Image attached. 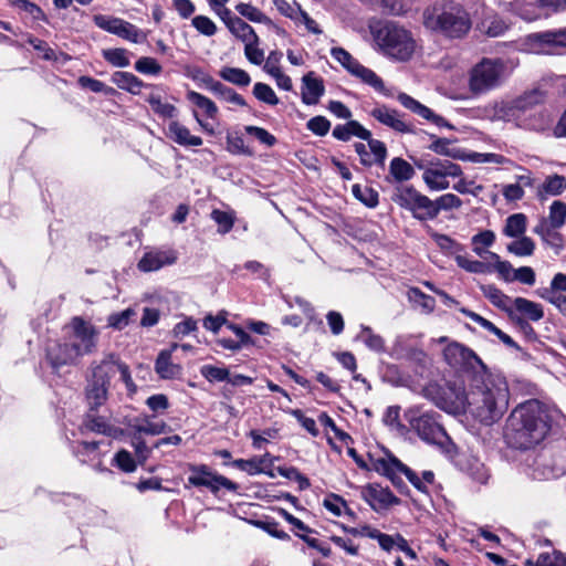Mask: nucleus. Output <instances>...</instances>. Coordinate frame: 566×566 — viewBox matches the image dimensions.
I'll return each instance as SVG.
<instances>
[{"label":"nucleus","instance_id":"nucleus-1","mask_svg":"<svg viewBox=\"0 0 566 566\" xmlns=\"http://www.w3.org/2000/svg\"><path fill=\"white\" fill-rule=\"evenodd\" d=\"M510 403V389L506 378L486 369L473 370L470 389L448 384L444 396L437 402L451 412H469L481 423L490 426L499 421Z\"/></svg>","mask_w":566,"mask_h":566},{"label":"nucleus","instance_id":"nucleus-2","mask_svg":"<svg viewBox=\"0 0 566 566\" xmlns=\"http://www.w3.org/2000/svg\"><path fill=\"white\" fill-rule=\"evenodd\" d=\"M549 431L548 411L536 399L520 403L506 421L505 439L516 449H530L539 443Z\"/></svg>","mask_w":566,"mask_h":566},{"label":"nucleus","instance_id":"nucleus-3","mask_svg":"<svg viewBox=\"0 0 566 566\" xmlns=\"http://www.w3.org/2000/svg\"><path fill=\"white\" fill-rule=\"evenodd\" d=\"M423 25L448 38H461L471 29L469 13L459 4L434 3L422 13Z\"/></svg>","mask_w":566,"mask_h":566},{"label":"nucleus","instance_id":"nucleus-4","mask_svg":"<svg viewBox=\"0 0 566 566\" xmlns=\"http://www.w3.org/2000/svg\"><path fill=\"white\" fill-rule=\"evenodd\" d=\"M373 35L380 51L395 61L407 62L418 50L417 40L411 31L394 22H387L373 30Z\"/></svg>","mask_w":566,"mask_h":566},{"label":"nucleus","instance_id":"nucleus-5","mask_svg":"<svg viewBox=\"0 0 566 566\" xmlns=\"http://www.w3.org/2000/svg\"><path fill=\"white\" fill-rule=\"evenodd\" d=\"M546 97L547 92L536 87L513 101H500L488 105L484 108V114L491 120L514 122L518 126L522 112H527L532 106L544 103Z\"/></svg>","mask_w":566,"mask_h":566},{"label":"nucleus","instance_id":"nucleus-6","mask_svg":"<svg viewBox=\"0 0 566 566\" xmlns=\"http://www.w3.org/2000/svg\"><path fill=\"white\" fill-rule=\"evenodd\" d=\"M505 73V63L500 59H483L469 73L468 88L472 96L484 95L500 86Z\"/></svg>","mask_w":566,"mask_h":566},{"label":"nucleus","instance_id":"nucleus-7","mask_svg":"<svg viewBox=\"0 0 566 566\" xmlns=\"http://www.w3.org/2000/svg\"><path fill=\"white\" fill-rule=\"evenodd\" d=\"M391 199L400 208L411 212L415 219L420 221L432 220V199L412 186H398Z\"/></svg>","mask_w":566,"mask_h":566},{"label":"nucleus","instance_id":"nucleus-8","mask_svg":"<svg viewBox=\"0 0 566 566\" xmlns=\"http://www.w3.org/2000/svg\"><path fill=\"white\" fill-rule=\"evenodd\" d=\"M436 416L434 412L421 411L418 407L410 408L406 413L410 426L422 440L429 443H441L446 432Z\"/></svg>","mask_w":566,"mask_h":566},{"label":"nucleus","instance_id":"nucleus-9","mask_svg":"<svg viewBox=\"0 0 566 566\" xmlns=\"http://www.w3.org/2000/svg\"><path fill=\"white\" fill-rule=\"evenodd\" d=\"M462 169L449 160H438L423 167L422 179L431 191H442L450 187L449 177H460Z\"/></svg>","mask_w":566,"mask_h":566},{"label":"nucleus","instance_id":"nucleus-10","mask_svg":"<svg viewBox=\"0 0 566 566\" xmlns=\"http://www.w3.org/2000/svg\"><path fill=\"white\" fill-rule=\"evenodd\" d=\"M188 470L190 472L188 483L192 486H205L212 493H217L222 488L229 491L238 489L234 482L212 471L206 464H188Z\"/></svg>","mask_w":566,"mask_h":566},{"label":"nucleus","instance_id":"nucleus-11","mask_svg":"<svg viewBox=\"0 0 566 566\" xmlns=\"http://www.w3.org/2000/svg\"><path fill=\"white\" fill-rule=\"evenodd\" d=\"M92 370L93 378L105 382L107 386H109L111 378L118 373L128 391H136L129 367L114 354L106 355L98 364L93 365Z\"/></svg>","mask_w":566,"mask_h":566},{"label":"nucleus","instance_id":"nucleus-12","mask_svg":"<svg viewBox=\"0 0 566 566\" xmlns=\"http://www.w3.org/2000/svg\"><path fill=\"white\" fill-rule=\"evenodd\" d=\"M522 45L532 53H553L556 48H566V29L528 34Z\"/></svg>","mask_w":566,"mask_h":566},{"label":"nucleus","instance_id":"nucleus-13","mask_svg":"<svg viewBox=\"0 0 566 566\" xmlns=\"http://www.w3.org/2000/svg\"><path fill=\"white\" fill-rule=\"evenodd\" d=\"M94 23L99 29L133 43H142L147 39L144 31L120 18L98 14L94 17Z\"/></svg>","mask_w":566,"mask_h":566},{"label":"nucleus","instance_id":"nucleus-14","mask_svg":"<svg viewBox=\"0 0 566 566\" xmlns=\"http://www.w3.org/2000/svg\"><path fill=\"white\" fill-rule=\"evenodd\" d=\"M443 357L451 367L471 369L472 374L473 370H482L486 367L472 349L458 342H451L446 346Z\"/></svg>","mask_w":566,"mask_h":566},{"label":"nucleus","instance_id":"nucleus-15","mask_svg":"<svg viewBox=\"0 0 566 566\" xmlns=\"http://www.w3.org/2000/svg\"><path fill=\"white\" fill-rule=\"evenodd\" d=\"M73 335L71 346L78 352V355L91 354L97 343V332L95 327L81 317H74L71 322Z\"/></svg>","mask_w":566,"mask_h":566},{"label":"nucleus","instance_id":"nucleus-16","mask_svg":"<svg viewBox=\"0 0 566 566\" xmlns=\"http://www.w3.org/2000/svg\"><path fill=\"white\" fill-rule=\"evenodd\" d=\"M187 99L196 107V109L192 111V116L200 128L208 135H216L214 127L201 116L205 115L210 119H214L218 115V107L216 103L195 91H189L187 93Z\"/></svg>","mask_w":566,"mask_h":566},{"label":"nucleus","instance_id":"nucleus-17","mask_svg":"<svg viewBox=\"0 0 566 566\" xmlns=\"http://www.w3.org/2000/svg\"><path fill=\"white\" fill-rule=\"evenodd\" d=\"M373 467L377 472L388 476L391 481L395 480V475L397 473H403L415 488H417L419 491L427 492L426 485L421 478H419L416 472H413L392 455L374 460Z\"/></svg>","mask_w":566,"mask_h":566},{"label":"nucleus","instance_id":"nucleus-18","mask_svg":"<svg viewBox=\"0 0 566 566\" xmlns=\"http://www.w3.org/2000/svg\"><path fill=\"white\" fill-rule=\"evenodd\" d=\"M361 496L375 511H382L399 504V499L388 488H382L379 484L364 486L361 489Z\"/></svg>","mask_w":566,"mask_h":566},{"label":"nucleus","instance_id":"nucleus-19","mask_svg":"<svg viewBox=\"0 0 566 566\" xmlns=\"http://www.w3.org/2000/svg\"><path fill=\"white\" fill-rule=\"evenodd\" d=\"M397 99L403 107H406L407 109L411 111L412 113L419 115L420 117L431 122L437 127H447V128L453 129V126L451 124H449L442 116L436 114L429 107H427L426 105L416 101L413 97L409 96L408 94L400 93V94H398Z\"/></svg>","mask_w":566,"mask_h":566},{"label":"nucleus","instance_id":"nucleus-20","mask_svg":"<svg viewBox=\"0 0 566 566\" xmlns=\"http://www.w3.org/2000/svg\"><path fill=\"white\" fill-rule=\"evenodd\" d=\"M370 115L382 125L398 133L406 134L413 132L412 126L407 124L396 109L389 108L386 105L375 107L371 109Z\"/></svg>","mask_w":566,"mask_h":566},{"label":"nucleus","instance_id":"nucleus-21","mask_svg":"<svg viewBox=\"0 0 566 566\" xmlns=\"http://www.w3.org/2000/svg\"><path fill=\"white\" fill-rule=\"evenodd\" d=\"M166 136L171 142L182 147H198L203 144L200 136L192 135L189 128L177 119H172L168 123Z\"/></svg>","mask_w":566,"mask_h":566},{"label":"nucleus","instance_id":"nucleus-22","mask_svg":"<svg viewBox=\"0 0 566 566\" xmlns=\"http://www.w3.org/2000/svg\"><path fill=\"white\" fill-rule=\"evenodd\" d=\"M324 93V82L314 72H308L302 77L301 96L305 105H316Z\"/></svg>","mask_w":566,"mask_h":566},{"label":"nucleus","instance_id":"nucleus-23","mask_svg":"<svg viewBox=\"0 0 566 566\" xmlns=\"http://www.w3.org/2000/svg\"><path fill=\"white\" fill-rule=\"evenodd\" d=\"M46 356L53 367H61L74 363L78 352L71 346V343L54 342L46 348Z\"/></svg>","mask_w":566,"mask_h":566},{"label":"nucleus","instance_id":"nucleus-24","mask_svg":"<svg viewBox=\"0 0 566 566\" xmlns=\"http://www.w3.org/2000/svg\"><path fill=\"white\" fill-rule=\"evenodd\" d=\"M176 259L172 251H149L139 260L138 269L143 272L157 271L165 265L174 264Z\"/></svg>","mask_w":566,"mask_h":566},{"label":"nucleus","instance_id":"nucleus-25","mask_svg":"<svg viewBox=\"0 0 566 566\" xmlns=\"http://www.w3.org/2000/svg\"><path fill=\"white\" fill-rule=\"evenodd\" d=\"M532 106L527 112H522L518 127L541 132L551 124V115L545 109H535Z\"/></svg>","mask_w":566,"mask_h":566},{"label":"nucleus","instance_id":"nucleus-26","mask_svg":"<svg viewBox=\"0 0 566 566\" xmlns=\"http://www.w3.org/2000/svg\"><path fill=\"white\" fill-rule=\"evenodd\" d=\"M177 347L178 345L174 344L170 350H163L156 359L155 370L164 379H174L181 375L182 367L171 360V352Z\"/></svg>","mask_w":566,"mask_h":566},{"label":"nucleus","instance_id":"nucleus-27","mask_svg":"<svg viewBox=\"0 0 566 566\" xmlns=\"http://www.w3.org/2000/svg\"><path fill=\"white\" fill-rule=\"evenodd\" d=\"M84 428L88 431L101 433L112 438L123 436V430L109 424L103 417L87 415L84 420Z\"/></svg>","mask_w":566,"mask_h":566},{"label":"nucleus","instance_id":"nucleus-28","mask_svg":"<svg viewBox=\"0 0 566 566\" xmlns=\"http://www.w3.org/2000/svg\"><path fill=\"white\" fill-rule=\"evenodd\" d=\"M333 136L343 142H347L352 136H356L360 139H369L370 132L357 120H349L346 124L335 126Z\"/></svg>","mask_w":566,"mask_h":566},{"label":"nucleus","instance_id":"nucleus-29","mask_svg":"<svg viewBox=\"0 0 566 566\" xmlns=\"http://www.w3.org/2000/svg\"><path fill=\"white\" fill-rule=\"evenodd\" d=\"M478 29L492 38L501 36L509 29V24L496 13H488L478 24Z\"/></svg>","mask_w":566,"mask_h":566},{"label":"nucleus","instance_id":"nucleus-30","mask_svg":"<svg viewBox=\"0 0 566 566\" xmlns=\"http://www.w3.org/2000/svg\"><path fill=\"white\" fill-rule=\"evenodd\" d=\"M134 434H149V436H158L166 431V423L164 421L155 422L149 416L137 417L134 419L130 424Z\"/></svg>","mask_w":566,"mask_h":566},{"label":"nucleus","instance_id":"nucleus-31","mask_svg":"<svg viewBox=\"0 0 566 566\" xmlns=\"http://www.w3.org/2000/svg\"><path fill=\"white\" fill-rule=\"evenodd\" d=\"M112 82L120 90H125L132 94H139L143 87V82L133 73L129 72H115L112 75Z\"/></svg>","mask_w":566,"mask_h":566},{"label":"nucleus","instance_id":"nucleus-32","mask_svg":"<svg viewBox=\"0 0 566 566\" xmlns=\"http://www.w3.org/2000/svg\"><path fill=\"white\" fill-rule=\"evenodd\" d=\"M527 228V218L524 213H513L505 220L503 234L509 238H520L525 235Z\"/></svg>","mask_w":566,"mask_h":566},{"label":"nucleus","instance_id":"nucleus-33","mask_svg":"<svg viewBox=\"0 0 566 566\" xmlns=\"http://www.w3.org/2000/svg\"><path fill=\"white\" fill-rule=\"evenodd\" d=\"M511 6L512 10L526 21H533L542 14L538 0H515Z\"/></svg>","mask_w":566,"mask_h":566},{"label":"nucleus","instance_id":"nucleus-34","mask_svg":"<svg viewBox=\"0 0 566 566\" xmlns=\"http://www.w3.org/2000/svg\"><path fill=\"white\" fill-rule=\"evenodd\" d=\"M107 390L108 386L105 382L92 379L86 390V398L92 409L102 406L106 401Z\"/></svg>","mask_w":566,"mask_h":566},{"label":"nucleus","instance_id":"nucleus-35","mask_svg":"<svg viewBox=\"0 0 566 566\" xmlns=\"http://www.w3.org/2000/svg\"><path fill=\"white\" fill-rule=\"evenodd\" d=\"M513 305L517 312L524 314L531 321L537 322L544 316L542 305L527 298L516 297L513 300Z\"/></svg>","mask_w":566,"mask_h":566},{"label":"nucleus","instance_id":"nucleus-36","mask_svg":"<svg viewBox=\"0 0 566 566\" xmlns=\"http://www.w3.org/2000/svg\"><path fill=\"white\" fill-rule=\"evenodd\" d=\"M350 75L371 86L375 91L385 93V84L382 80L373 70L361 65L360 63Z\"/></svg>","mask_w":566,"mask_h":566},{"label":"nucleus","instance_id":"nucleus-37","mask_svg":"<svg viewBox=\"0 0 566 566\" xmlns=\"http://www.w3.org/2000/svg\"><path fill=\"white\" fill-rule=\"evenodd\" d=\"M464 471L475 482L485 484L489 481V470L479 459L471 457L464 464Z\"/></svg>","mask_w":566,"mask_h":566},{"label":"nucleus","instance_id":"nucleus-38","mask_svg":"<svg viewBox=\"0 0 566 566\" xmlns=\"http://www.w3.org/2000/svg\"><path fill=\"white\" fill-rule=\"evenodd\" d=\"M432 220L438 217L441 211H449L459 209L462 206V200L453 193H444L439 198L432 200Z\"/></svg>","mask_w":566,"mask_h":566},{"label":"nucleus","instance_id":"nucleus-39","mask_svg":"<svg viewBox=\"0 0 566 566\" xmlns=\"http://www.w3.org/2000/svg\"><path fill=\"white\" fill-rule=\"evenodd\" d=\"M495 242V233L492 230H484L474 234L471 239L473 252L484 258L486 249L492 247Z\"/></svg>","mask_w":566,"mask_h":566},{"label":"nucleus","instance_id":"nucleus-40","mask_svg":"<svg viewBox=\"0 0 566 566\" xmlns=\"http://www.w3.org/2000/svg\"><path fill=\"white\" fill-rule=\"evenodd\" d=\"M515 240L506 245V250L516 256H531L535 251V242L526 237L514 238Z\"/></svg>","mask_w":566,"mask_h":566},{"label":"nucleus","instance_id":"nucleus-41","mask_svg":"<svg viewBox=\"0 0 566 566\" xmlns=\"http://www.w3.org/2000/svg\"><path fill=\"white\" fill-rule=\"evenodd\" d=\"M390 174L397 181L401 182L410 180L415 175V170L405 159L396 157L390 161Z\"/></svg>","mask_w":566,"mask_h":566},{"label":"nucleus","instance_id":"nucleus-42","mask_svg":"<svg viewBox=\"0 0 566 566\" xmlns=\"http://www.w3.org/2000/svg\"><path fill=\"white\" fill-rule=\"evenodd\" d=\"M566 295V274L565 273H556L547 289H544L541 293V297L545 301L551 297Z\"/></svg>","mask_w":566,"mask_h":566},{"label":"nucleus","instance_id":"nucleus-43","mask_svg":"<svg viewBox=\"0 0 566 566\" xmlns=\"http://www.w3.org/2000/svg\"><path fill=\"white\" fill-rule=\"evenodd\" d=\"M229 31L237 39L241 40L244 44L249 43L250 41H254L256 38H259L254 29L240 18L232 22V25H230Z\"/></svg>","mask_w":566,"mask_h":566},{"label":"nucleus","instance_id":"nucleus-44","mask_svg":"<svg viewBox=\"0 0 566 566\" xmlns=\"http://www.w3.org/2000/svg\"><path fill=\"white\" fill-rule=\"evenodd\" d=\"M220 76L224 81L238 86H248L251 82L250 75L244 70L238 67H223L220 71Z\"/></svg>","mask_w":566,"mask_h":566},{"label":"nucleus","instance_id":"nucleus-45","mask_svg":"<svg viewBox=\"0 0 566 566\" xmlns=\"http://www.w3.org/2000/svg\"><path fill=\"white\" fill-rule=\"evenodd\" d=\"M235 10L251 22L272 24V21L256 7L251 3H238Z\"/></svg>","mask_w":566,"mask_h":566},{"label":"nucleus","instance_id":"nucleus-46","mask_svg":"<svg viewBox=\"0 0 566 566\" xmlns=\"http://www.w3.org/2000/svg\"><path fill=\"white\" fill-rule=\"evenodd\" d=\"M103 57L115 67H126L130 64L129 53L126 49H106L102 52Z\"/></svg>","mask_w":566,"mask_h":566},{"label":"nucleus","instance_id":"nucleus-47","mask_svg":"<svg viewBox=\"0 0 566 566\" xmlns=\"http://www.w3.org/2000/svg\"><path fill=\"white\" fill-rule=\"evenodd\" d=\"M430 149L436 154L451 157L453 159L462 158V149L452 145V143L446 138H438L431 145Z\"/></svg>","mask_w":566,"mask_h":566},{"label":"nucleus","instance_id":"nucleus-48","mask_svg":"<svg viewBox=\"0 0 566 566\" xmlns=\"http://www.w3.org/2000/svg\"><path fill=\"white\" fill-rule=\"evenodd\" d=\"M357 338L363 342L369 349L374 352L384 350V339L380 335L375 334L370 327L363 326Z\"/></svg>","mask_w":566,"mask_h":566},{"label":"nucleus","instance_id":"nucleus-49","mask_svg":"<svg viewBox=\"0 0 566 566\" xmlns=\"http://www.w3.org/2000/svg\"><path fill=\"white\" fill-rule=\"evenodd\" d=\"M454 259H455L457 264L461 269L465 270L467 272L475 273V274L490 272L489 264H485L478 260H472V259L468 258L467 255L457 254Z\"/></svg>","mask_w":566,"mask_h":566},{"label":"nucleus","instance_id":"nucleus-50","mask_svg":"<svg viewBox=\"0 0 566 566\" xmlns=\"http://www.w3.org/2000/svg\"><path fill=\"white\" fill-rule=\"evenodd\" d=\"M148 102L153 111L160 117L169 118L172 120L177 114V108L170 103L163 102L159 96L150 95Z\"/></svg>","mask_w":566,"mask_h":566},{"label":"nucleus","instance_id":"nucleus-51","mask_svg":"<svg viewBox=\"0 0 566 566\" xmlns=\"http://www.w3.org/2000/svg\"><path fill=\"white\" fill-rule=\"evenodd\" d=\"M548 222L554 229L562 228L566 222V203L554 201L549 207Z\"/></svg>","mask_w":566,"mask_h":566},{"label":"nucleus","instance_id":"nucleus-52","mask_svg":"<svg viewBox=\"0 0 566 566\" xmlns=\"http://www.w3.org/2000/svg\"><path fill=\"white\" fill-rule=\"evenodd\" d=\"M331 55L336 60L349 74L356 69L359 62L345 49L333 48Z\"/></svg>","mask_w":566,"mask_h":566},{"label":"nucleus","instance_id":"nucleus-53","mask_svg":"<svg viewBox=\"0 0 566 566\" xmlns=\"http://www.w3.org/2000/svg\"><path fill=\"white\" fill-rule=\"evenodd\" d=\"M352 191L355 198L363 202L365 206L375 208L378 205V192L374 189L354 185Z\"/></svg>","mask_w":566,"mask_h":566},{"label":"nucleus","instance_id":"nucleus-54","mask_svg":"<svg viewBox=\"0 0 566 566\" xmlns=\"http://www.w3.org/2000/svg\"><path fill=\"white\" fill-rule=\"evenodd\" d=\"M409 300L419 306L424 313H430L436 306V301L432 296L424 294L419 289H411L409 291Z\"/></svg>","mask_w":566,"mask_h":566},{"label":"nucleus","instance_id":"nucleus-55","mask_svg":"<svg viewBox=\"0 0 566 566\" xmlns=\"http://www.w3.org/2000/svg\"><path fill=\"white\" fill-rule=\"evenodd\" d=\"M484 296L496 307L505 308L510 303V297L505 295L500 289L494 285H486L482 287Z\"/></svg>","mask_w":566,"mask_h":566},{"label":"nucleus","instance_id":"nucleus-56","mask_svg":"<svg viewBox=\"0 0 566 566\" xmlns=\"http://www.w3.org/2000/svg\"><path fill=\"white\" fill-rule=\"evenodd\" d=\"M253 95L259 101L266 103L269 105H276L279 104V98L273 91V88L264 83H255L253 86Z\"/></svg>","mask_w":566,"mask_h":566},{"label":"nucleus","instance_id":"nucleus-57","mask_svg":"<svg viewBox=\"0 0 566 566\" xmlns=\"http://www.w3.org/2000/svg\"><path fill=\"white\" fill-rule=\"evenodd\" d=\"M135 315L136 313L132 308H127L119 313H113L107 318V325L108 327L120 331L129 324Z\"/></svg>","mask_w":566,"mask_h":566},{"label":"nucleus","instance_id":"nucleus-58","mask_svg":"<svg viewBox=\"0 0 566 566\" xmlns=\"http://www.w3.org/2000/svg\"><path fill=\"white\" fill-rule=\"evenodd\" d=\"M200 374L210 382L227 381L229 378V370L227 368L213 365H203L200 368Z\"/></svg>","mask_w":566,"mask_h":566},{"label":"nucleus","instance_id":"nucleus-59","mask_svg":"<svg viewBox=\"0 0 566 566\" xmlns=\"http://www.w3.org/2000/svg\"><path fill=\"white\" fill-rule=\"evenodd\" d=\"M566 189V178L564 176L554 175L547 177L543 184V190L551 196H558Z\"/></svg>","mask_w":566,"mask_h":566},{"label":"nucleus","instance_id":"nucleus-60","mask_svg":"<svg viewBox=\"0 0 566 566\" xmlns=\"http://www.w3.org/2000/svg\"><path fill=\"white\" fill-rule=\"evenodd\" d=\"M536 566H566V556L557 551L543 553L538 556Z\"/></svg>","mask_w":566,"mask_h":566},{"label":"nucleus","instance_id":"nucleus-61","mask_svg":"<svg viewBox=\"0 0 566 566\" xmlns=\"http://www.w3.org/2000/svg\"><path fill=\"white\" fill-rule=\"evenodd\" d=\"M323 505L327 511L333 513L335 516H340L344 511L350 513L346 505V502L340 496L335 494L328 495L324 500Z\"/></svg>","mask_w":566,"mask_h":566},{"label":"nucleus","instance_id":"nucleus-62","mask_svg":"<svg viewBox=\"0 0 566 566\" xmlns=\"http://www.w3.org/2000/svg\"><path fill=\"white\" fill-rule=\"evenodd\" d=\"M116 465L124 472L132 473L136 470V461L125 449L119 450L114 458Z\"/></svg>","mask_w":566,"mask_h":566},{"label":"nucleus","instance_id":"nucleus-63","mask_svg":"<svg viewBox=\"0 0 566 566\" xmlns=\"http://www.w3.org/2000/svg\"><path fill=\"white\" fill-rule=\"evenodd\" d=\"M259 38L254 41H250L244 44V55L245 57L255 65H260L264 60V52L259 48Z\"/></svg>","mask_w":566,"mask_h":566},{"label":"nucleus","instance_id":"nucleus-64","mask_svg":"<svg viewBox=\"0 0 566 566\" xmlns=\"http://www.w3.org/2000/svg\"><path fill=\"white\" fill-rule=\"evenodd\" d=\"M192 25L203 35L212 36L217 32L214 22L206 15H197L192 19Z\"/></svg>","mask_w":566,"mask_h":566}]
</instances>
